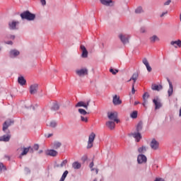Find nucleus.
Listing matches in <instances>:
<instances>
[{
    "instance_id": "10",
    "label": "nucleus",
    "mask_w": 181,
    "mask_h": 181,
    "mask_svg": "<svg viewBox=\"0 0 181 181\" xmlns=\"http://www.w3.org/2000/svg\"><path fill=\"white\" fill-rule=\"evenodd\" d=\"M150 147L153 151H158L159 149V141H156V139H153L150 142Z\"/></svg>"
},
{
    "instance_id": "29",
    "label": "nucleus",
    "mask_w": 181,
    "mask_h": 181,
    "mask_svg": "<svg viewBox=\"0 0 181 181\" xmlns=\"http://www.w3.org/2000/svg\"><path fill=\"white\" fill-rule=\"evenodd\" d=\"M52 146L54 149H59V148L62 146V142L57 141H54V143L52 144Z\"/></svg>"
},
{
    "instance_id": "44",
    "label": "nucleus",
    "mask_w": 181,
    "mask_h": 181,
    "mask_svg": "<svg viewBox=\"0 0 181 181\" xmlns=\"http://www.w3.org/2000/svg\"><path fill=\"white\" fill-rule=\"evenodd\" d=\"M81 119L83 122H88V119L84 116H81Z\"/></svg>"
},
{
    "instance_id": "34",
    "label": "nucleus",
    "mask_w": 181,
    "mask_h": 181,
    "mask_svg": "<svg viewBox=\"0 0 181 181\" xmlns=\"http://www.w3.org/2000/svg\"><path fill=\"white\" fill-rule=\"evenodd\" d=\"M131 118H133V119H135V118L138 117V112L136 110H134L133 112L130 115Z\"/></svg>"
},
{
    "instance_id": "20",
    "label": "nucleus",
    "mask_w": 181,
    "mask_h": 181,
    "mask_svg": "<svg viewBox=\"0 0 181 181\" xmlns=\"http://www.w3.org/2000/svg\"><path fill=\"white\" fill-rule=\"evenodd\" d=\"M168 84H169V88L168 90V97H170L173 94V85L172 84L169 78L167 79Z\"/></svg>"
},
{
    "instance_id": "14",
    "label": "nucleus",
    "mask_w": 181,
    "mask_h": 181,
    "mask_svg": "<svg viewBox=\"0 0 181 181\" xmlns=\"http://www.w3.org/2000/svg\"><path fill=\"white\" fill-rule=\"evenodd\" d=\"M80 49L82 51L81 57H83V59H87V57H88V51H87V49L86 48V47L81 45L80 46Z\"/></svg>"
},
{
    "instance_id": "12",
    "label": "nucleus",
    "mask_w": 181,
    "mask_h": 181,
    "mask_svg": "<svg viewBox=\"0 0 181 181\" xmlns=\"http://www.w3.org/2000/svg\"><path fill=\"white\" fill-rule=\"evenodd\" d=\"M88 105H90V100H88L86 103L80 101L75 105V107L76 108L78 107H83L85 110H88Z\"/></svg>"
},
{
    "instance_id": "7",
    "label": "nucleus",
    "mask_w": 181,
    "mask_h": 181,
    "mask_svg": "<svg viewBox=\"0 0 181 181\" xmlns=\"http://www.w3.org/2000/svg\"><path fill=\"white\" fill-rule=\"evenodd\" d=\"M95 139V134H94V132H92L88 137V145H87L88 149L93 148V144L94 143Z\"/></svg>"
},
{
    "instance_id": "49",
    "label": "nucleus",
    "mask_w": 181,
    "mask_h": 181,
    "mask_svg": "<svg viewBox=\"0 0 181 181\" xmlns=\"http://www.w3.org/2000/svg\"><path fill=\"white\" fill-rule=\"evenodd\" d=\"M33 149L35 150V151H38L39 150V144H35L33 146Z\"/></svg>"
},
{
    "instance_id": "33",
    "label": "nucleus",
    "mask_w": 181,
    "mask_h": 181,
    "mask_svg": "<svg viewBox=\"0 0 181 181\" xmlns=\"http://www.w3.org/2000/svg\"><path fill=\"white\" fill-rule=\"evenodd\" d=\"M146 151V146H143L138 148V152L139 153H145Z\"/></svg>"
},
{
    "instance_id": "6",
    "label": "nucleus",
    "mask_w": 181,
    "mask_h": 181,
    "mask_svg": "<svg viewBox=\"0 0 181 181\" xmlns=\"http://www.w3.org/2000/svg\"><path fill=\"white\" fill-rule=\"evenodd\" d=\"M153 103L155 106V110H160V108H162V107L163 106V104H162V101L158 97H156L153 99Z\"/></svg>"
},
{
    "instance_id": "11",
    "label": "nucleus",
    "mask_w": 181,
    "mask_h": 181,
    "mask_svg": "<svg viewBox=\"0 0 181 181\" xmlns=\"http://www.w3.org/2000/svg\"><path fill=\"white\" fill-rule=\"evenodd\" d=\"M147 160H148V158H146V156L144 154H139L137 156V163H139V165L146 163Z\"/></svg>"
},
{
    "instance_id": "46",
    "label": "nucleus",
    "mask_w": 181,
    "mask_h": 181,
    "mask_svg": "<svg viewBox=\"0 0 181 181\" xmlns=\"http://www.w3.org/2000/svg\"><path fill=\"white\" fill-rule=\"evenodd\" d=\"M140 32L141 33H146V28H145L144 27H141L140 29Z\"/></svg>"
},
{
    "instance_id": "17",
    "label": "nucleus",
    "mask_w": 181,
    "mask_h": 181,
    "mask_svg": "<svg viewBox=\"0 0 181 181\" xmlns=\"http://www.w3.org/2000/svg\"><path fill=\"white\" fill-rule=\"evenodd\" d=\"M142 63L144 64V66H146L147 71L151 73V71H152V67H151V65H149V62H148V59L146 58H143Z\"/></svg>"
},
{
    "instance_id": "52",
    "label": "nucleus",
    "mask_w": 181,
    "mask_h": 181,
    "mask_svg": "<svg viewBox=\"0 0 181 181\" xmlns=\"http://www.w3.org/2000/svg\"><path fill=\"white\" fill-rule=\"evenodd\" d=\"M53 134H45V138H52V136Z\"/></svg>"
},
{
    "instance_id": "56",
    "label": "nucleus",
    "mask_w": 181,
    "mask_h": 181,
    "mask_svg": "<svg viewBox=\"0 0 181 181\" xmlns=\"http://www.w3.org/2000/svg\"><path fill=\"white\" fill-rule=\"evenodd\" d=\"M155 181H165V180L162 179V178H156L155 180Z\"/></svg>"
},
{
    "instance_id": "36",
    "label": "nucleus",
    "mask_w": 181,
    "mask_h": 181,
    "mask_svg": "<svg viewBox=\"0 0 181 181\" xmlns=\"http://www.w3.org/2000/svg\"><path fill=\"white\" fill-rule=\"evenodd\" d=\"M67 165V160H64L60 165H57V168H64V166H66Z\"/></svg>"
},
{
    "instance_id": "19",
    "label": "nucleus",
    "mask_w": 181,
    "mask_h": 181,
    "mask_svg": "<svg viewBox=\"0 0 181 181\" xmlns=\"http://www.w3.org/2000/svg\"><path fill=\"white\" fill-rule=\"evenodd\" d=\"M132 136L136 139V142H139L142 139V136L139 132H134V133H132Z\"/></svg>"
},
{
    "instance_id": "13",
    "label": "nucleus",
    "mask_w": 181,
    "mask_h": 181,
    "mask_svg": "<svg viewBox=\"0 0 181 181\" xmlns=\"http://www.w3.org/2000/svg\"><path fill=\"white\" fill-rule=\"evenodd\" d=\"M39 88V85L37 83H34L30 86V94H36L37 93V89Z\"/></svg>"
},
{
    "instance_id": "50",
    "label": "nucleus",
    "mask_w": 181,
    "mask_h": 181,
    "mask_svg": "<svg viewBox=\"0 0 181 181\" xmlns=\"http://www.w3.org/2000/svg\"><path fill=\"white\" fill-rule=\"evenodd\" d=\"M40 2L42 6H45L46 5V0H40Z\"/></svg>"
},
{
    "instance_id": "54",
    "label": "nucleus",
    "mask_w": 181,
    "mask_h": 181,
    "mask_svg": "<svg viewBox=\"0 0 181 181\" xmlns=\"http://www.w3.org/2000/svg\"><path fill=\"white\" fill-rule=\"evenodd\" d=\"M148 103V100H144L142 105L143 107H146V104Z\"/></svg>"
},
{
    "instance_id": "43",
    "label": "nucleus",
    "mask_w": 181,
    "mask_h": 181,
    "mask_svg": "<svg viewBox=\"0 0 181 181\" xmlns=\"http://www.w3.org/2000/svg\"><path fill=\"white\" fill-rule=\"evenodd\" d=\"M16 37L15 35H9L7 36V39H10L11 40H15Z\"/></svg>"
},
{
    "instance_id": "64",
    "label": "nucleus",
    "mask_w": 181,
    "mask_h": 181,
    "mask_svg": "<svg viewBox=\"0 0 181 181\" xmlns=\"http://www.w3.org/2000/svg\"><path fill=\"white\" fill-rule=\"evenodd\" d=\"M6 158H7V159H9V156H6Z\"/></svg>"
},
{
    "instance_id": "53",
    "label": "nucleus",
    "mask_w": 181,
    "mask_h": 181,
    "mask_svg": "<svg viewBox=\"0 0 181 181\" xmlns=\"http://www.w3.org/2000/svg\"><path fill=\"white\" fill-rule=\"evenodd\" d=\"M94 167V162H91L90 163V165H89V168H90V169H93V168Z\"/></svg>"
},
{
    "instance_id": "15",
    "label": "nucleus",
    "mask_w": 181,
    "mask_h": 181,
    "mask_svg": "<svg viewBox=\"0 0 181 181\" xmlns=\"http://www.w3.org/2000/svg\"><path fill=\"white\" fill-rule=\"evenodd\" d=\"M170 45L173 46V47H174L175 49H177V47H181V40H173L170 42Z\"/></svg>"
},
{
    "instance_id": "61",
    "label": "nucleus",
    "mask_w": 181,
    "mask_h": 181,
    "mask_svg": "<svg viewBox=\"0 0 181 181\" xmlns=\"http://www.w3.org/2000/svg\"><path fill=\"white\" fill-rule=\"evenodd\" d=\"M2 52V47L0 46V53Z\"/></svg>"
},
{
    "instance_id": "8",
    "label": "nucleus",
    "mask_w": 181,
    "mask_h": 181,
    "mask_svg": "<svg viewBox=\"0 0 181 181\" xmlns=\"http://www.w3.org/2000/svg\"><path fill=\"white\" fill-rule=\"evenodd\" d=\"M119 38L123 45H128L129 43V35H128L120 34L119 35Z\"/></svg>"
},
{
    "instance_id": "18",
    "label": "nucleus",
    "mask_w": 181,
    "mask_h": 181,
    "mask_svg": "<svg viewBox=\"0 0 181 181\" xmlns=\"http://www.w3.org/2000/svg\"><path fill=\"white\" fill-rule=\"evenodd\" d=\"M112 103L114 105H121V104H122V100L119 99V97L118 95H115V96H113Z\"/></svg>"
},
{
    "instance_id": "58",
    "label": "nucleus",
    "mask_w": 181,
    "mask_h": 181,
    "mask_svg": "<svg viewBox=\"0 0 181 181\" xmlns=\"http://www.w3.org/2000/svg\"><path fill=\"white\" fill-rule=\"evenodd\" d=\"M38 153H43V150H40Z\"/></svg>"
},
{
    "instance_id": "48",
    "label": "nucleus",
    "mask_w": 181,
    "mask_h": 181,
    "mask_svg": "<svg viewBox=\"0 0 181 181\" xmlns=\"http://www.w3.org/2000/svg\"><path fill=\"white\" fill-rule=\"evenodd\" d=\"M5 45H9V46H12L13 45V42L9 40V41H6L4 42Z\"/></svg>"
},
{
    "instance_id": "27",
    "label": "nucleus",
    "mask_w": 181,
    "mask_h": 181,
    "mask_svg": "<svg viewBox=\"0 0 181 181\" xmlns=\"http://www.w3.org/2000/svg\"><path fill=\"white\" fill-rule=\"evenodd\" d=\"M151 89L154 91H160V90H162V86L154 84L151 86Z\"/></svg>"
},
{
    "instance_id": "26",
    "label": "nucleus",
    "mask_w": 181,
    "mask_h": 181,
    "mask_svg": "<svg viewBox=\"0 0 181 181\" xmlns=\"http://www.w3.org/2000/svg\"><path fill=\"white\" fill-rule=\"evenodd\" d=\"M72 168L75 170H78L81 168V163H78V161H75L72 163Z\"/></svg>"
},
{
    "instance_id": "39",
    "label": "nucleus",
    "mask_w": 181,
    "mask_h": 181,
    "mask_svg": "<svg viewBox=\"0 0 181 181\" xmlns=\"http://www.w3.org/2000/svg\"><path fill=\"white\" fill-rule=\"evenodd\" d=\"M6 170V167L4 165V163H0V172H5Z\"/></svg>"
},
{
    "instance_id": "35",
    "label": "nucleus",
    "mask_w": 181,
    "mask_h": 181,
    "mask_svg": "<svg viewBox=\"0 0 181 181\" xmlns=\"http://www.w3.org/2000/svg\"><path fill=\"white\" fill-rule=\"evenodd\" d=\"M148 98H149V93L148 92H145L143 95V101H148Z\"/></svg>"
},
{
    "instance_id": "4",
    "label": "nucleus",
    "mask_w": 181,
    "mask_h": 181,
    "mask_svg": "<svg viewBox=\"0 0 181 181\" xmlns=\"http://www.w3.org/2000/svg\"><path fill=\"white\" fill-rule=\"evenodd\" d=\"M75 73L78 77H84L88 74V69L87 68L78 69L75 71Z\"/></svg>"
},
{
    "instance_id": "37",
    "label": "nucleus",
    "mask_w": 181,
    "mask_h": 181,
    "mask_svg": "<svg viewBox=\"0 0 181 181\" xmlns=\"http://www.w3.org/2000/svg\"><path fill=\"white\" fill-rule=\"evenodd\" d=\"M59 108L60 107L59 106V104H57V103H54L52 107V110H53L54 111H57Z\"/></svg>"
},
{
    "instance_id": "55",
    "label": "nucleus",
    "mask_w": 181,
    "mask_h": 181,
    "mask_svg": "<svg viewBox=\"0 0 181 181\" xmlns=\"http://www.w3.org/2000/svg\"><path fill=\"white\" fill-rule=\"evenodd\" d=\"M167 13H168V11L162 13L161 15L160 16V18H163V16H165V15H167Z\"/></svg>"
},
{
    "instance_id": "24",
    "label": "nucleus",
    "mask_w": 181,
    "mask_h": 181,
    "mask_svg": "<svg viewBox=\"0 0 181 181\" xmlns=\"http://www.w3.org/2000/svg\"><path fill=\"white\" fill-rule=\"evenodd\" d=\"M11 139V136L9 135H4L0 136V142H9Z\"/></svg>"
},
{
    "instance_id": "62",
    "label": "nucleus",
    "mask_w": 181,
    "mask_h": 181,
    "mask_svg": "<svg viewBox=\"0 0 181 181\" xmlns=\"http://www.w3.org/2000/svg\"><path fill=\"white\" fill-rule=\"evenodd\" d=\"M83 160H84V161L87 160V157H85V158H83Z\"/></svg>"
},
{
    "instance_id": "16",
    "label": "nucleus",
    "mask_w": 181,
    "mask_h": 181,
    "mask_svg": "<svg viewBox=\"0 0 181 181\" xmlns=\"http://www.w3.org/2000/svg\"><path fill=\"white\" fill-rule=\"evenodd\" d=\"M57 151L53 149H48L45 151V155H47V156H57Z\"/></svg>"
},
{
    "instance_id": "30",
    "label": "nucleus",
    "mask_w": 181,
    "mask_h": 181,
    "mask_svg": "<svg viewBox=\"0 0 181 181\" xmlns=\"http://www.w3.org/2000/svg\"><path fill=\"white\" fill-rule=\"evenodd\" d=\"M102 5H105V6H110V4H112V0H100Z\"/></svg>"
},
{
    "instance_id": "47",
    "label": "nucleus",
    "mask_w": 181,
    "mask_h": 181,
    "mask_svg": "<svg viewBox=\"0 0 181 181\" xmlns=\"http://www.w3.org/2000/svg\"><path fill=\"white\" fill-rule=\"evenodd\" d=\"M24 170L26 175H29V173H30V169H29L28 168H25Z\"/></svg>"
},
{
    "instance_id": "32",
    "label": "nucleus",
    "mask_w": 181,
    "mask_h": 181,
    "mask_svg": "<svg viewBox=\"0 0 181 181\" xmlns=\"http://www.w3.org/2000/svg\"><path fill=\"white\" fill-rule=\"evenodd\" d=\"M47 125L51 128H56V127H57V122H56L55 120H52Z\"/></svg>"
},
{
    "instance_id": "21",
    "label": "nucleus",
    "mask_w": 181,
    "mask_h": 181,
    "mask_svg": "<svg viewBox=\"0 0 181 181\" xmlns=\"http://www.w3.org/2000/svg\"><path fill=\"white\" fill-rule=\"evenodd\" d=\"M12 124H13V122L11 119L6 121L3 124V131H6V129L9 128Z\"/></svg>"
},
{
    "instance_id": "40",
    "label": "nucleus",
    "mask_w": 181,
    "mask_h": 181,
    "mask_svg": "<svg viewBox=\"0 0 181 181\" xmlns=\"http://www.w3.org/2000/svg\"><path fill=\"white\" fill-rule=\"evenodd\" d=\"M110 71L112 73V74H113V76H115V74H117V73H118V71H119V70L114 69L113 68H110Z\"/></svg>"
},
{
    "instance_id": "31",
    "label": "nucleus",
    "mask_w": 181,
    "mask_h": 181,
    "mask_svg": "<svg viewBox=\"0 0 181 181\" xmlns=\"http://www.w3.org/2000/svg\"><path fill=\"white\" fill-rule=\"evenodd\" d=\"M143 125L144 124L142 122H139L136 127V131L137 132H141V131H142Z\"/></svg>"
},
{
    "instance_id": "60",
    "label": "nucleus",
    "mask_w": 181,
    "mask_h": 181,
    "mask_svg": "<svg viewBox=\"0 0 181 181\" xmlns=\"http://www.w3.org/2000/svg\"><path fill=\"white\" fill-rule=\"evenodd\" d=\"M59 181H64V179H63V178H60V180H59Z\"/></svg>"
},
{
    "instance_id": "22",
    "label": "nucleus",
    "mask_w": 181,
    "mask_h": 181,
    "mask_svg": "<svg viewBox=\"0 0 181 181\" xmlns=\"http://www.w3.org/2000/svg\"><path fill=\"white\" fill-rule=\"evenodd\" d=\"M149 40L151 43H155L156 42H160V39L159 38V37H158V35H153L149 37Z\"/></svg>"
},
{
    "instance_id": "42",
    "label": "nucleus",
    "mask_w": 181,
    "mask_h": 181,
    "mask_svg": "<svg viewBox=\"0 0 181 181\" xmlns=\"http://www.w3.org/2000/svg\"><path fill=\"white\" fill-rule=\"evenodd\" d=\"M67 175H69V171L68 170H65L64 172V173L62 174L61 178L64 179V180H66V177H67Z\"/></svg>"
},
{
    "instance_id": "5",
    "label": "nucleus",
    "mask_w": 181,
    "mask_h": 181,
    "mask_svg": "<svg viewBox=\"0 0 181 181\" xmlns=\"http://www.w3.org/2000/svg\"><path fill=\"white\" fill-rule=\"evenodd\" d=\"M19 25V21L13 20L10 22H8V29L10 30H18L19 28L18 27Z\"/></svg>"
},
{
    "instance_id": "3",
    "label": "nucleus",
    "mask_w": 181,
    "mask_h": 181,
    "mask_svg": "<svg viewBox=\"0 0 181 181\" xmlns=\"http://www.w3.org/2000/svg\"><path fill=\"white\" fill-rule=\"evenodd\" d=\"M19 56H21V51L17 49L13 48L8 52V57H10V59H18Z\"/></svg>"
},
{
    "instance_id": "2",
    "label": "nucleus",
    "mask_w": 181,
    "mask_h": 181,
    "mask_svg": "<svg viewBox=\"0 0 181 181\" xmlns=\"http://www.w3.org/2000/svg\"><path fill=\"white\" fill-rule=\"evenodd\" d=\"M19 150L23 151L18 157L20 159H22L23 156H26L28 152H30V153H33V148L32 146H28V147L21 146L20 148L18 149V151Z\"/></svg>"
},
{
    "instance_id": "57",
    "label": "nucleus",
    "mask_w": 181,
    "mask_h": 181,
    "mask_svg": "<svg viewBox=\"0 0 181 181\" xmlns=\"http://www.w3.org/2000/svg\"><path fill=\"white\" fill-rule=\"evenodd\" d=\"M138 104H141V103H139V101L134 102V105H138Z\"/></svg>"
},
{
    "instance_id": "23",
    "label": "nucleus",
    "mask_w": 181,
    "mask_h": 181,
    "mask_svg": "<svg viewBox=\"0 0 181 181\" xmlns=\"http://www.w3.org/2000/svg\"><path fill=\"white\" fill-rule=\"evenodd\" d=\"M18 83L20 86H25L26 85V79L23 76H19L18 78Z\"/></svg>"
},
{
    "instance_id": "38",
    "label": "nucleus",
    "mask_w": 181,
    "mask_h": 181,
    "mask_svg": "<svg viewBox=\"0 0 181 181\" xmlns=\"http://www.w3.org/2000/svg\"><path fill=\"white\" fill-rule=\"evenodd\" d=\"M144 12V8H142L141 6H139L136 10L135 13H142Z\"/></svg>"
},
{
    "instance_id": "9",
    "label": "nucleus",
    "mask_w": 181,
    "mask_h": 181,
    "mask_svg": "<svg viewBox=\"0 0 181 181\" xmlns=\"http://www.w3.org/2000/svg\"><path fill=\"white\" fill-rule=\"evenodd\" d=\"M107 117L109 119L114 121V122H119V120L117 119L118 118V114L117 112H107Z\"/></svg>"
},
{
    "instance_id": "1",
    "label": "nucleus",
    "mask_w": 181,
    "mask_h": 181,
    "mask_svg": "<svg viewBox=\"0 0 181 181\" xmlns=\"http://www.w3.org/2000/svg\"><path fill=\"white\" fill-rule=\"evenodd\" d=\"M21 19L23 21H28L30 22H32L36 19V14L30 13L29 11H23L20 15Z\"/></svg>"
},
{
    "instance_id": "25",
    "label": "nucleus",
    "mask_w": 181,
    "mask_h": 181,
    "mask_svg": "<svg viewBox=\"0 0 181 181\" xmlns=\"http://www.w3.org/2000/svg\"><path fill=\"white\" fill-rule=\"evenodd\" d=\"M106 127H107V128L110 129H114V128H115V122L112 121H108L106 122Z\"/></svg>"
},
{
    "instance_id": "51",
    "label": "nucleus",
    "mask_w": 181,
    "mask_h": 181,
    "mask_svg": "<svg viewBox=\"0 0 181 181\" xmlns=\"http://www.w3.org/2000/svg\"><path fill=\"white\" fill-rule=\"evenodd\" d=\"M132 94H135V86H134V84H132Z\"/></svg>"
},
{
    "instance_id": "28",
    "label": "nucleus",
    "mask_w": 181,
    "mask_h": 181,
    "mask_svg": "<svg viewBox=\"0 0 181 181\" xmlns=\"http://www.w3.org/2000/svg\"><path fill=\"white\" fill-rule=\"evenodd\" d=\"M139 77V74H138V72H135L134 74H133V75L130 78V80H132L133 81H134V83H136V81L138 80Z\"/></svg>"
},
{
    "instance_id": "63",
    "label": "nucleus",
    "mask_w": 181,
    "mask_h": 181,
    "mask_svg": "<svg viewBox=\"0 0 181 181\" xmlns=\"http://www.w3.org/2000/svg\"><path fill=\"white\" fill-rule=\"evenodd\" d=\"M180 22H181V13H180Z\"/></svg>"
},
{
    "instance_id": "41",
    "label": "nucleus",
    "mask_w": 181,
    "mask_h": 181,
    "mask_svg": "<svg viewBox=\"0 0 181 181\" xmlns=\"http://www.w3.org/2000/svg\"><path fill=\"white\" fill-rule=\"evenodd\" d=\"M78 112L81 114V115H87V111L84 109H78Z\"/></svg>"
},
{
    "instance_id": "45",
    "label": "nucleus",
    "mask_w": 181,
    "mask_h": 181,
    "mask_svg": "<svg viewBox=\"0 0 181 181\" xmlns=\"http://www.w3.org/2000/svg\"><path fill=\"white\" fill-rule=\"evenodd\" d=\"M170 2H172V0H167L165 2H164L163 5L164 6H168L170 5Z\"/></svg>"
},
{
    "instance_id": "59",
    "label": "nucleus",
    "mask_w": 181,
    "mask_h": 181,
    "mask_svg": "<svg viewBox=\"0 0 181 181\" xmlns=\"http://www.w3.org/2000/svg\"><path fill=\"white\" fill-rule=\"evenodd\" d=\"M95 173H96V174H98V169H95Z\"/></svg>"
}]
</instances>
